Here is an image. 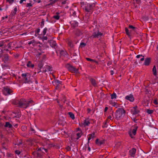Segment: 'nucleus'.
<instances>
[{"label":"nucleus","instance_id":"12","mask_svg":"<svg viewBox=\"0 0 158 158\" xmlns=\"http://www.w3.org/2000/svg\"><path fill=\"white\" fill-rule=\"evenodd\" d=\"M138 128V127L137 126H135L134 127V128L132 129L131 131V130L129 131H128V134L130 136V137L131 138H134V137L132 135V134H133L134 135H135L136 134V131Z\"/></svg>","mask_w":158,"mask_h":158},{"label":"nucleus","instance_id":"45","mask_svg":"<svg viewBox=\"0 0 158 158\" xmlns=\"http://www.w3.org/2000/svg\"><path fill=\"white\" fill-rule=\"evenodd\" d=\"M44 21L43 19H42V21L40 23V26L41 28H42L44 26Z\"/></svg>","mask_w":158,"mask_h":158},{"label":"nucleus","instance_id":"62","mask_svg":"<svg viewBox=\"0 0 158 158\" xmlns=\"http://www.w3.org/2000/svg\"><path fill=\"white\" fill-rule=\"evenodd\" d=\"M21 116V114H20V113L18 112V114L15 117L16 118H19Z\"/></svg>","mask_w":158,"mask_h":158},{"label":"nucleus","instance_id":"55","mask_svg":"<svg viewBox=\"0 0 158 158\" xmlns=\"http://www.w3.org/2000/svg\"><path fill=\"white\" fill-rule=\"evenodd\" d=\"M153 103L155 105H158V102H157L156 99H155L154 101H153Z\"/></svg>","mask_w":158,"mask_h":158},{"label":"nucleus","instance_id":"18","mask_svg":"<svg viewBox=\"0 0 158 158\" xmlns=\"http://www.w3.org/2000/svg\"><path fill=\"white\" fill-rule=\"evenodd\" d=\"M70 23L71 24V27L73 29L75 28L76 27L78 26V23L75 20H72L70 22Z\"/></svg>","mask_w":158,"mask_h":158},{"label":"nucleus","instance_id":"5","mask_svg":"<svg viewBox=\"0 0 158 158\" xmlns=\"http://www.w3.org/2000/svg\"><path fill=\"white\" fill-rule=\"evenodd\" d=\"M66 68L68 70L72 73H78V69H76V67L69 64L65 65Z\"/></svg>","mask_w":158,"mask_h":158},{"label":"nucleus","instance_id":"20","mask_svg":"<svg viewBox=\"0 0 158 158\" xmlns=\"http://www.w3.org/2000/svg\"><path fill=\"white\" fill-rule=\"evenodd\" d=\"M44 69H45L43 70L42 72H46L47 71H52V67L47 65L45 66L44 67Z\"/></svg>","mask_w":158,"mask_h":158},{"label":"nucleus","instance_id":"54","mask_svg":"<svg viewBox=\"0 0 158 158\" xmlns=\"http://www.w3.org/2000/svg\"><path fill=\"white\" fill-rule=\"evenodd\" d=\"M15 153L16 154L18 155H19L21 153V152L19 150H16L15 151Z\"/></svg>","mask_w":158,"mask_h":158},{"label":"nucleus","instance_id":"42","mask_svg":"<svg viewBox=\"0 0 158 158\" xmlns=\"http://www.w3.org/2000/svg\"><path fill=\"white\" fill-rule=\"evenodd\" d=\"M128 28L132 29L133 31H136V28L131 25H129L128 26Z\"/></svg>","mask_w":158,"mask_h":158},{"label":"nucleus","instance_id":"1","mask_svg":"<svg viewBox=\"0 0 158 158\" xmlns=\"http://www.w3.org/2000/svg\"><path fill=\"white\" fill-rule=\"evenodd\" d=\"M33 102L32 100L27 101L25 99L23 100H15L14 102V104L19 107L26 109L28 107L31 106L33 104Z\"/></svg>","mask_w":158,"mask_h":158},{"label":"nucleus","instance_id":"3","mask_svg":"<svg viewBox=\"0 0 158 158\" xmlns=\"http://www.w3.org/2000/svg\"><path fill=\"white\" fill-rule=\"evenodd\" d=\"M0 57L1 58L2 61L5 64H9L11 62L9 56L7 54H0Z\"/></svg>","mask_w":158,"mask_h":158},{"label":"nucleus","instance_id":"16","mask_svg":"<svg viewBox=\"0 0 158 158\" xmlns=\"http://www.w3.org/2000/svg\"><path fill=\"white\" fill-rule=\"evenodd\" d=\"M73 32L76 37L80 36L82 34V33L81 30L78 29H75L73 31Z\"/></svg>","mask_w":158,"mask_h":158},{"label":"nucleus","instance_id":"33","mask_svg":"<svg viewBox=\"0 0 158 158\" xmlns=\"http://www.w3.org/2000/svg\"><path fill=\"white\" fill-rule=\"evenodd\" d=\"M20 135L21 136L27 138L28 137V136H29L28 134L26 133H20Z\"/></svg>","mask_w":158,"mask_h":158},{"label":"nucleus","instance_id":"49","mask_svg":"<svg viewBox=\"0 0 158 158\" xmlns=\"http://www.w3.org/2000/svg\"><path fill=\"white\" fill-rule=\"evenodd\" d=\"M86 45V44L83 42H81L80 44V47L82 48L85 47Z\"/></svg>","mask_w":158,"mask_h":158},{"label":"nucleus","instance_id":"58","mask_svg":"<svg viewBox=\"0 0 158 158\" xmlns=\"http://www.w3.org/2000/svg\"><path fill=\"white\" fill-rule=\"evenodd\" d=\"M6 47H7V46H6V45H4V46H3L2 48H4V50H6V51H8L9 50H8V48L7 49Z\"/></svg>","mask_w":158,"mask_h":158},{"label":"nucleus","instance_id":"52","mask_svg":"<svg viewBox=\"0 0 158 158\" xmlns=\"http://www.w3.org/2000/svg\"><path fill=\"white\" fill-rule=\"evenodd\" d=\"M106 122H104V125L102 126V127L103 128H105L107 127V125L106 124Z\"/></svg>","mask_w":158,"mask_h":158},{"label":"nucleus","instance_id":"14","mask_svg":"<svg viewBox=\"0 0 158 158\" xmlns=\"http://www.w3.org/2000/svg\"><path fill=\"white\" fill-rule=\"evenodd\" d=\"M89 79L90 83L94 87H97L98 86V82L97 81L91 77H90L89 78Z\"/></svg>","mask_w":158,"mask_h":158},{"label":"nucleus","instance_id":"53","mask_svg":"<svg viewBox=\"0 0 158 158\" xmlns=\"http://www.w3.org/2000/svg\"><path fill=\"white\" fill-rule=\"evenodd\" d=\"M32 6V4L30 3H27L26 5V6L27 7H28V6L31 7V6Z\"/></svg>","mask_w":158,"mask_h":158},{"label":"nucleus","instance_id":"40","mask_svg":"<svg viewBox=\"0 0 158 158\" xmlns=\"http://www.w3.org/2000/svg\"><path fill=\"white\" fill-rule=\"evenodd\" d=\"M57 14L56 15H54L53 16V18L59 20L60 18V16L58 15L59 13L58 12L56 13Z\"/></svg>","mask_w":158,"mask_h":158},{"label":"nucleus","instance_id":"61","mask_svg":"<svg viewBox=\"0 0 158 158\" xmlns=\"http://www.w3.org/2000/svg\"><path fill=\"white\" fill-rule=\"evenodd\" d=\"M48 39V37L46 36H43L42 38V40H47Z\"/></svg>","mask_w":158,"mask_h":158},{"label":"nucleus","instance_id":"38","mask_svg":"<svg viewBox=\"0 0 158 158\" xmlns=\"http://www.w3.org/2000/svg\"><path fill=\"white\" fill-rule=\"evenodd\" d=\"M40 29L39 28H37L35 31V36H37L36 35H40L39 32H40Z\"/></svg>","mask_w":158,"mask_h":158},{"label":"nucleus","instance_id":"8","mask_svg":"<svg viewBox=\"0 0 158 158\" xmlns=\"http://www.w3.org/2000/svg\"><path fill=\"white\" fill-rule=\"evenodd\" d=\"M94 3L91 4H88L87 6H85V11L87 13H89V15L92 14L93 11H92L93 9V5Z\"/></svg>","mask_w":158,"mask_h":158},{"label":"nucleus","instance_id":"64","mask_svg":"<svg viewBox=\"0 0 158 158\" xmlns=\"http://www.w3.org/2000/svg\"><path fill=\"white\" fill-rule=\"evenodd\" d=\"M7 48H10L11 47V44L10 43H8L7 44Z\"/></svg>","mask_w":158,"mask_h":158},{"label":"nucleus","instance_id":"28","mask_svg":"<svg viewBox=\"0 0 158 158\" xmlns=\"http://www.w3.org/2000/svg\"><path fill=\"white\" fill-rule=\"evenodd\" d=\"M37 65L38 67L40 69V70L43 67L44 64L42 61H40L38 62Z\"/></svg>","mask_w":158,"mask_h":158},{"label":"nucleus","instance_id":"22","mask_svg":"<svg viewBox=\"0 0 158 158\" xmlns=\"http://www.w3.org/2000/svg\"><path fill=\"white\" fill-rule=\"evenodd\" d=\"M90 124V123L89 119L87 118L84 120V123L82 125V126L83 125L84 127H85L86 126H88Z\"/></svg>","mask_w":158,"mask_h":158},{"label":"nucleus","instance_id":"6","mask_svg":"<svg viewBox=\"0 0 158 158\" xmlns=\"http://www.w3.org/2000/svg\"><path fill=\"white\" fill-rule=\"evenodd\" d=\"M4 139L2 142V147L3 149L7 150L8 149V143L9 140L6 137H3Z\"/></svg>","mask_w":158,"mask_h":158},{"label":"nucleus","instance_id":"50","mask_svg":"<svg viewBox=\"0 0 158 158\" xmlns=\"http://www.w3.org/2000/svg\"><path fill=\"white\" fill-rule=\"evenodd\" d=\"M110 104L113 106H115V105L116 104V103L115 102H112L111 101L110 102Z\"/></svg>","mask_w":158,"mask_h":158},{"label":"nucleus","instance_id":"15","mask_svg":"<svg viewBox=\"0 0 158 158\" xmlns=\"http://www.w3.org/2000/svg\"><path fill=\"white\" fill-rule=\"evenodd\" d=\"M136 152V149L135 148H132L129 150L128 155L134 158L135 156Z\"/></svg>","mask_w":158,"mask_h":158},{"label":"nucleus","instance_id":"10","mask_svg":"<svg viewBox=\"0 0 158 158\" xmlns=\"http://www.w3.org/2000/svg\"><path fill=\"white\" fill-rule=\"evenodd\" d=\"M62 81L58 80L55 79L52 81L53 85L55 86V89H59L61 85Z\"/></svg>","mask_w":158,"mask_h":158},{"label":"nucleus","instance_id":"44","mask_svg":"<svg viewBox=\"0 0 158 158\" xmlns=\"http://www.w3.org/2000/svg\"><path fill=\"white\" fill-rule=\"evenodd\" d=\"M27 129V126H22L21 127V129L23 131H25Z\"/></svg>","mask_w":158,"mask_h":158},{"label":"nucleus","instance_id":"27","mask_svg":"<svg viewBox=\"0 0 158 158\" xmlns=\"http://www.w3.org/2000/svg\"><path fill=\"white\" fill-rule=\"evenodd\" d=\"M57 0H49V3L47 5L48 6H52L53 4L55 3L56 2Z\"/></svg>","mask_w":158,"mask_h":158},{"label":"nucleus","instance_id":"47","mask_svg":"<svg viewBox=\"0 0 158 158\" xmlns=\"http://www.w3.org/2000/svg\"><path fill=\"white\" fill-rule=\"evenodd\" d=\"M66 52H65L64 50H61L60 51V54L61 56H65L66 54Z\"/></svg>","mask_w":158,"mask_h":158},{"label":"nucleus","instance_id":"35","mask_svg":"<svg viewBox=\"0 0 158 158\" xmlns=\"http://www.w3.org/2000/svg\"><path fill=\"white\" fill-rule=\"evenodd\" d=\"M31 44H32V45L33 46H35V45L36 44V42H35V40H33L28 42V44L29 45H30Z\"/></svg>","mask_w":158,"mask_h":158},{"label":"nucleus","instance_id":"7","mask_svg":"<svg viewBox=\"0 0 158 158\" xmlns=\"http://www.w3.org/2000/svg\"><path fill=\"white\" fill-rule=\"evenodd\" d=\"M2 92L4 95L7 96L11 94L13 91L8 86H6L3 87Z\"/></svg>","mask_w":158,"mask_h":158},{"label":"nucleus","instance_id":"17","mask_svg":"<svg viewBox=\"0 0 158 158\" xmlns=\"http://www.w3.org/2000/svg\"><path fill=\"white\" fill-rule=\"evenodd\" d=\"M125 99L132 102H133L134 100L133 95L131 94L125 96Z\"/></svg>","mask_w":158,"mask_h":158},{"label":"nucleus","instance_id":"29","mask_svg":"<svg viewBox=\"0 0 158 158\" xmlns=\"http://www.w3.org/2000/svg\"><path fill=\"white\" fill-rule=\"evenodd\" d=\"M27 65L28 67H31V68H33L34 66V64H32L31 62L30 61L28 62Z\"/></svg>","mask_w":158,"mask_h":158},{"label":"nucleus","instance_id":"24","mask_svg":"<svg viewBox=\"0 0 158 158\" xmlns=\"http://www.w3.org/2000/svg\"><path fill=\"white\" fill-rule=\"evenodd\" d=\"M4 127L6 128H11L12 127V124L10 123V122H5V124L4 125Z\"/></svg>","mask_w":158,"mask_h":158},{"label":"nucleus","instance_id":"63","mask_svg":"<svg viewBox=\"0 0 158 158\" xmlns=\"http://www.w3.org/2000/svg\"><path fill=\"white\" fill-rule=\"evenodd\" d=\"M59 158H64V155L62 154L60 155L59 156Z\"/></svg>","mask_w":158,"mask_h":158},{"label":"nucleus","instance_id":"32","mask_svg":"<svg viewBox=\"0 0 158 158\" xmlns=\"http://www.w3.org/2000/svg\"><path fill=\"white\" fill-rule=\"evenodd\" d=\"M68 45L69 47H70L71 48H72L73 47V45L72 44V41L70 40H69L68 43Z\"/></svg>","mask_w":158,"mask_h":158},{"label":"nucleus","instance_id":"43","mask_svg":"<svg viewBox=\"0 0 158 158\" xmlns=\"http://www.w3.org/2000/svg\"><path fill=\"white\" fill-rule=\"evenodd\" d=\"M117 97V95L115 93H114L111 95V98L112 99H113L114 98L116 99Z\"/></svg>","mask_w":158,"mask_h":158},{"label":"nucleus","instance_id":"31","mask_svg":"<svg viewBox=\"0 0 158 158\" xmlns=\"http://www.w3.org/2000/svg\"><path fill=\"white\" fill-rule=\"evenodd\" d=\"M82 134V132L81 131H80V132H78L77 134V137L76 138L77 140H78L81 137Z\"/></svg>","mask_w":158,"mask_h":158},{"label":"nucleus","instance_id":"2","mask_svg":"<svg viewBox=\"0 0 158 158\" xmlns=\"http://www.w3.org/2000/svg\"><path fill=\"white\" fill-rule=\"evenodd\" d=\"M125 113V110L123 108H118L115 113V118L118 119L124 117Z\"/></svg>","mask_w":158,"mask_h":158},{"label":"nucleus","instance_id":"57","mask_svg":"<svg viewBox=\"0 0 158 158\" xmlns=\"http://www.w3.org/2000/svg\"><path fill=\"white\" fill-rule=\"evenodd\" d=\"M43 149H44V148H38V149L37 150V151H41L43 152Z\"/></svg>","mask_w":158,"mask_h":158},{"label":"nucleus","instance_id":"13","mask_svg":"<svg viewBox=\"0 0 158 158\" xmlns=\"http://www.w3.org/2000/svg\"><path fill=\"white\" fill-rule=\"evenodd\" d=\"M48 43L52 47L55 49L56 52H57L56 49L57 47V45L56 43V41L53 40H48Z\"/></svg>","mask_w":158,"mask_h":158},{"label":"nucleus","instance_id":"26","mask_svg":"<svg viewBox=\"0 0 158 158\" xmlns=\"http://www.w3.org/2000/svg\"><path fill=\"white\" fill-rule=\"evenodd\" d=\"M36 133L35 130L32 128L31 127L30 129L28 132L29 135H31L33 134H35Z\"/></svg>","mask_w":158,"mask_h":158},{"label":"nucleus","instance_id":"59","mask_svg":"<svg viewBox=\"0 0 158 158\" xmlns=\"http://www.w3.org/2000/svg\"><path fill=\"white\" fill-rule=\"evenodd\" d=\"M66 149L67 150V151H70L71 149V147L69 146H68V147H67L66 148Z\"/></svg>","mask_w":158,"mask_h":158},{"label":"nucleus","instance_id":"4","mask_svg":"<svg viewBox=\"0 0 158 158\" xmlns=\"http://www.w3.org/2000/svg\"><path fill=\"white\" fill-rule=\"evenodd\" d=\"M103 35V33L99 31V29L97 30H94V32L93 33L91 37L93 39H100Z\"/></svg>","mask_w":158,"mask_h":158},{"label":"nucleus","instance_id":"9","mask_svg":"<svg viewBox=\"0 0 158 158\" xmlns=\"http://www.w3.org/2000/svg\"><path fill=\"white\" fill-rule=\"evenodd\" d=\"M130 110L131 113L135 115L138 114L140 111L139 108L136 106L131 108Z\"/></svg>","mask_w":158,"mask_h":158},{"label":"nucleus","instance_id":"30","mask_svg":"<svg viewBox=\"0 0 158 158\" xmlns=\"http://www.w3.org/2000/svg\"><path fill=\"white\" fill-rule=\"evenodd\" d=\"M68 114L69 115V117L73 120H74L75 119L74 114L72 112H69L68 113Z\"/></svg>","mask_w":158,"mask_h":158},{"label":"nucleus","instance_id":"36","mask_svg":"<svg viewBox=\"0 0 158 158\" xmlns=\"http://www.w3.org/2000/svg\"><path fill=\"white\" fill-rule=\"evenodd\" d=\"M152 71L153 72V74L154 75L156 76V69L155 65L153 66Z\"/></svg>","mask_w":158,"mask_h":158},{"label":"nucleus","instance_id":"46","mask_svg":"<svg viewBox=\"0 0 158 158\" xmlns=\"http://www.w3.org/2000/svg\"><path fill=\"white\" fill-rule=\"evenodd\" d=\"M95 133L94 132H93L92 134H89V136L90 137H91V139H93L95 137Z\"/></svg>","mask_w":158,"mask_h":158},{"label":"nucleus","instance_id":"21","mask_svg":"<svg viewBox=\"0 0 158 158\" xmlns=\"http://www.w3.org/2000/svg\"><path fill=\"white\" fill-rule=\"evenodd\" d=\"M151 58L148 57L146 59L144 60V64L146 66L149 65L151 62Z\"/></svg>","mask_w":158,"mask_h":158},{"label":"nucleus","instance_id":"23","mask_svg":"<svg viewBox=\"0 0 158 158\" xmlns=\"http://www.w3.org/2000/svg\"><path fill=\"white\" fill-rule=\"evenodd\" d=\"M70 15L73 16L74 17H77L76 15V11L73 9H71L70 10Z\"/></svg>","mask_w":158,"mask_h":158},{"label":"nucleus","instance_id":"51","mask_svg":"<svg viewBox=\"0 0 158 158\" xmlns=\"http://www.w3.org/2000/svg\"><path fill=\"white\" fill-rule=\"evenodd\" d=\"M86 60H87L88 61H89L91 62H93L94 61V60L91 59V58L86 57L85 58Z\"/></svg>","mask_w":158,"mask_h":158},{"label":"nucleus","instance_id":"48","mask_svg":"<svg viewBox=\"0 0 158 158\" xmlns=\"http://www.w3.org/2000/svg\"><path fill=\"white\" fill-rule=\"evenodd\" d=\"M146 112L149 114H151L153 113V110L147 109Z\"/></svg>","mask_w":158,"mask_h":158},{"label":"nucleus","instance_id":"11","mask_svg":"<svg viewBox=\"0 0 158 158\" xmlns=\"http://www.w3.org/2000/svg\"><path fill=\"white\" fill-rule=\"evenodd\" d=\"M21 76L23 79L24 80L25 83H29L30 80L29 78L30 77V75L28 73H22Z\"/></svg>","mask_w":158,"mask_h":158},{"label":"nucleus","instance_id":"39","mask_svg":"<svg viewBox=\"0 0 158 158\" xmlns=\"http://www.w3.org/2000/svg\"><path fill=\"white\" fill-rule=\"evenodd\" d=\"M125 31L127 35L129 36V37H130L131 36V31H130V32H129V30L127 27L125 28Z\"/></svg>","mask_w":158,"mask_h":158},{"label":"nucleus","instance_id":"19","mask_svg":"<svg viewBox=\"0 0 158 158\" xmlns=\"http://www.w3.org/2000/svg\"><path fill=\"white\" fill-rule=\"evenodd\" d=\"M105 142V140H99L98 139H97L95 140V143L98 146H101Z\"/></svg>","mask_w":158,"mask_h":158},{"label":"nucleus","instance_id":"41","mask_svg":"<svg viewBox=\"0 0 158 158\" xmlns=\"http://www.w3.org/2000/svg\"><path fill=\"white\" fill-rule=\"evenodd\" d=\"M17 11V8L16 7H15L14 9V11L13 12H11V15H12L13 16L15 15L16 14V12Z\"/></svg>","mask_w":158,"mask_h":158},{"label":"nucleus","instance_id":"60","mask_svg":"<svg viewBox=\"0 0 158 158\" xmlns=\"http://www.w3.org/2000/svg\"><path fill=\"white\" fill-rule=\"evenodd\" d=\"M23 144V142L22 141H21L20 142L17 143L16 144L18 145V146H19V145L22 144Z\"/></svg>","mask_w":158,"mask_h":158},{"label":"nucleus","instance_id":"25","mask_svg":"<svg viewBox=\"0 0 158 158\" xmlns=\"http://www.w3.org/2000/svg\"><path fill=\"white\" fill-rule=\"evenodd\" d=\"M3 124H0V137H1V138L2 139L3 138V137H4L2 133V131L1 129H3Z\"/></svg>","mask_w":158,"mask_h":158},{"label":"nucleus","instance_id":"37","mask_svg":"<svg viewBox=\"0 0 158 158\" xmlns=\"http://www.w3.org/2000/svg\"><path fill=\"white\" fill-rule=\"evenodd\" d=\"M48 30V29L47 27H46L45 28H44L43 30V31L42 32V35L43 36H44L46 35Z\"/></svg>","mask_w":158,"mask_h":158},{"label":"nucleus","instance_id":"34","mask_svg":"<svg viewBox=\"0 0 158 158\" xmlns=\"http://www.w3.org/2000/svg\"><path fill=\"white\" fill-rule=\"evenodd\" d=\"M2 68L4 69H10V66L9 65V64H5L2 65Z\"/></svg>","mask_w":158,"mask_h":158},{"label":"nucleus","instance_id":"56","mask_svg":"<svg viewBox=\"0 0 158 158\" xmlns=\"http://www.w3.org/2000/svg\"><path fill=\"white\" fill-rule=\"evenodd\" d=\"M6 1L9 2V3L11 4L13 2L14 0H6Z\"/></svg>","mask_w":158,"mask_h":158}]
</instances>
